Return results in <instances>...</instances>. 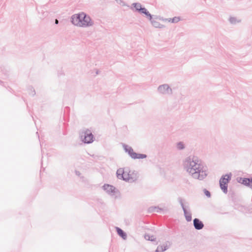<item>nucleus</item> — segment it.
I'll use <instances>...</instances> for the list:
<instances>
[{
  "label": "nucleus",
  "instance_id": "obj_1",
  "mask_svg": "<svg viewBox=\"0 0 252 252\" xmlns=\"http://www.w3.org/2000/svg\"><path fill=\"white\" fill-rule=\"evenodd\" d=\"M71 19L72 23L77 26L88 27L93 25L91 18L84 12L73 15Z\"/></svg>",
  "mask_w": 252,
  "mask_h": 252
},
{
  "label": "nucleus",
  "instance_id": "obj_2",
  "mask_svg": "<svg viewBox=\"0 0 252 252\" xmlns=\"http://www.w3.org/2000/svg\"><path fill=\"white\" fill-rule=\"evenodd\" d=\"M188 165L187 171L190 174L194 175L203 172V166L196 158H189L186 160Z\"/></svg>",
  "mask_w": 252,
  "mask_h": 252
},
{
  "label": "nucleus",
  "instance_id": "obj_3",
  "mask_svg": "<svg viewBox=\"0 0 252 252\" xmlns=\"http://www.w3.org/2000/svg\"><path fill=\"white\" fill-rule=\"evenodd\" d=\"M118 176L122 177L124 180L129 181L134 178V174L128 169L120 168L117 172Z\"/></svg>",
  "mask_w": 252,
  "mask_h": 252
},
{
  "label": "nucleus",
  "instance_id": "obj_4",
  "mask_svg": "<svg viewBox=\"0 0 252 252\" xmlns=\"http://www.w3.org/2000/svg\"><path fill=\"white\" fill-rule=\"evenodd\" d=\"M124 149L133 158H146V155L136 153L130 147L127 145L124 146Z\"/></svg>",
  "mask_w": 252,
  "mask_h": 252
},
{
  "label": "nucleus",
  "instance_id": "obj_5",
  "mask_svg": "<svg viewBox=\"0 0 252 252\" xmlns=\"http://www.w3.org/2000/svg\"><path fill=\"white\" fill-rule=\"evenodd\" d=\"M230 175L226 174L222 177L220 180V188L224 192H227V184L230 180Z\"/></svg>",
  "mask_w": 252,
  "mask_h": 252
},
{
  "label": "nucleus",
  "instance_id": "obj_6",
  "mask_svg": "<svg viewBox=\"0 0 252 252\" xmlns=\"http://www.w3.org/2000/svg\"><path fill=\"white\" fill-rule=\"evenodd\" d=\"M84 142L86 143H90L93 141V135L89 131H86L84 139Z\"/></svg>",
  "mask_w": 252,
  "mask_h": 252
},
{
  "label": "nucleus",
  "instance_id": "obj_7",
  "mask_svg": "<svg viewBox=\"0 0 252 252\" xmlns=\"http://www.w3.org/2000/svg\"><path fill=\"white\" fill-rule=\"evenodd\" d=\"M193 224L196 229H201L204 226L202 222L198 219H195L193 220Z\"/></svg>",
  "mask_w": 252,
  "mask_h": 252
},
{
  "label": "nucleus",
  "instance_id": "obj_8",
  "mask_svg": "<svg viewBox=\"0 0 252 252\" xmlns=\"http://www.w3.org/2000/svg\"><path fill=\"white\" fill-rule=\"evenodd\" d=\"M167 247L168 245L167 244H163L162 245H159L156 250V252H163V251L166 250Z\"/></svg>",
  "mask_w": 252,
  "mask_h": 252
},
{
  "label": "nucleus",
  "instance_id": "obj_9",
  "mask_svg": "<svg viewBox=\"0 0 252 252\" xmlns=\"http://www.w3.org/2000/svg\"><path fill=\"white\" fill-rule=\"evenodd\" d=\"M103 189L108 192H113L115 189L114 187H113L112 186L108 185V184L104 185L103 186Z\"/></svg>",
  "mask_w": 252,
  "mask_h": 252
},
{
  "label": "nucleus",
  "instance_id": "obj_10",
  "mask_svg": "<svg viewBox=\"0 0 252 252\" xmlns=\"http://www.w3.org/2000/svg\"><path fill=\"white\" fill-rule=\"evenodd\" d=\"M116 230L118 234L122 237L124 239H126V234L120 228L116 227Z\"/></svg>",
  "mask_w": 252,
  "mask_h": 252
},
{
  "label": "nucleus",
  "instance_id": "obj_11",
  "mask_svg": "<svg viewBox=\"0 0 252 252\" xmlns=\"http://www.w3.org/2000/svg\"><path fill=\"white\" fill-rule=\"evenodd\" d=\"M142 13H144L145 15H146L147 16L149 17V19L151 20L152 19V16L149 13L148 11H147V9L145 8H142L140 11Z\"/></svg>",
  "mask_w": 252,
  "mask_h": 252
},
{
  "label": "nucleus",
  "instance_id": "obj_12",
  "mask_svg": "<svg viewBox=\"0 0 252 252\" xmlns=\"http://www.w3.org/2000/svg\"><path fill=\"white\" fill-rule=\"evenodd\" d=\"M181 20L180 17H175L173 18H170L169 21L171 23H177Z\"/></svg>",
  "mask_w": 252,
  "mask_h": 252
},
{
  "label": "nucleus",
  "instance_id": "obj_13",
  "mask_svg": "<svg viewBox=\"0 0 252 252\" xmlns=\"http://www.w3.org/2000/svg\"><path fill=\"white\" fill-rule=\"evenodd\" d=\"M168 86H167L166 85L160 86L158 88V90L161 93H164V91L165 90H168Z\"/></svg>",
  "mask_w": 252,
  "mask_h": 252
},
{
  "label": "nucleus",
  "instance_id": "obj_14",
  "mask_svg": "<svg viewBox=\"0 0 252 252\" xmlns=\"http://www.w3.org/2000/svg\"><path fill=\"white\" fill-rule=\"evenodd\" d=\"M242 183L244 185L250 186L252 183L249 179L245 178L242 180Z\"/></svg>",
  "mask_w": 252,
  "mask_h": 252
},
{
  "label": "nucleus",
  "instance_id": "obj_15",
  "mask_svg": "<svg viewBox=\"0 0 252 252\" xmlns=\"http://www.w3.org/2000/svg\"><path fill=\"white\" fill-rule=\"evenodd\" d=\"M145 239L147 240H150V241H154L155 240L156 238L154 236H150L149 234H146L145 235Z\"/></svg>",
  "mask_w": 252,
  "mask_h": 252
},
{
  "label": "nucleus",
  "instance_id": "obj_16",
  "mask_svg": "<svg viewBox=\"0 0 252 252\" xmlns=\"http://www.w3.org/2000/svg\"><path fill=\"white\" fill-rule=\"evenodd\" d=\"M134 7L136 9V10L141 11L142 8V6L140 3H135L133 4Z\"/></svg>",
  "mask_w": 252,
  "mask_h": 252
},
{
  "label": "nucleus",
  "instance_id": "obj_17",
  "mask_svg": "<svg viewBox=\"0 0 252 252\" xmlns=\"http://www.w3.org/2000/svg\"><path fill=\"white\" fill-rule=\"evenodd\" d=\"M177 147H178V148L179 149H182L184 148V145H183V143H178L177 145Z\"/></svg>",
  "mask_w": 252,
  "mask_h": 252
},
{
  "label": "nucleus",
  "instance_id": "obj_18",
  "mask_svg": "<svg viewBox=\"0 0 252 252\" xmlns=\"http://www.w3.org/2000/svg\"><path fill=\"white\" fill-rule=\"evenodd\" d=\"M204 193H205V195L206 196H207L208 197H210L211 195L210 192L207 190H205L204 191Z\"/></svg>",
  "mask_w": 252,
  "mask_h": 252
},
{
  "label": "nucleus",
  "instance_id": "obj_19",
  "mask_svg": "<svg viewBox=\"0 0 252 252\" xmlns=\"http://www.w3.org/2000/svg\"><path fill=\"white\" fill-rule=\"evenodd\" d=\"M186 219L188 221H190L191 220V217L190 215L187 216Z\"/></svg>",
  "mask_w": 252,
  "mask_h": 252
},
{
  "label": "nucleus",
  "instance_id": "obj_20",
  "mask_svg": "<svg viewBox=\"0 0 252 252\" xmlns=\"http://www.w3.org/2000/svg\"><path fill=\"white\" fill-rule=\"evenodd\" d=\"M55 23H56V24H57L58 23V20H57V19L56 20V21H55Z\"/></svg>",
  "mask_w": 252,
  "mask_h": 252
}]
</instances>
